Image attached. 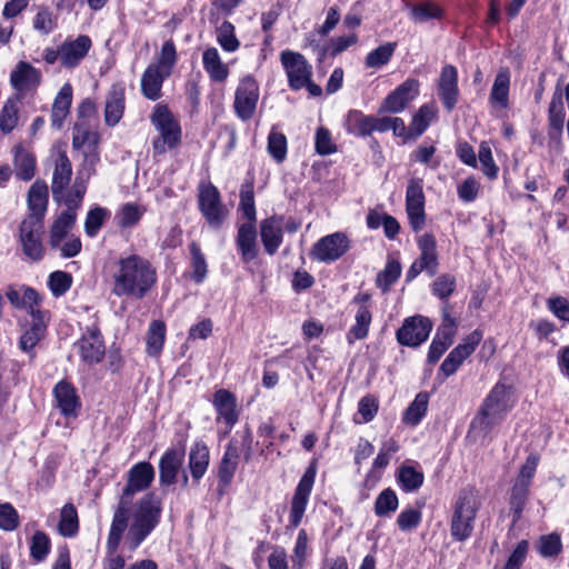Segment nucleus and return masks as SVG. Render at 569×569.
<instances>
[{
    "label": "nucleus",
    "instance_id": "nucleus-60",
    "mask_svg": "<svg viewBox=\"0 0 569 569\" xmlns=\"http://www.w3.org/2000/svg\"><path fill=\"white\" fill-rule=\"evenodd\" d=\"M110 211L101 206H94L89 209L84 220V232L89 238H96L109 219Z\"/></svg>",
    "mask_w": 569,
    "mask_h": 569
},
{
    "label": "nucleus",
    "instance_id": "nucleus-49",
    "mask_svg": "<svg viewBox=\"0 0 569 569\" xmlns=\"http://www.w3.org/2000/svg\"><path fill=\"white\" fill-rule=\"evenodd\" d=\"M535 549L541 558H557L563 551L561 535L557 531L541 535L535 542Z\"/></svg>",
    "mask_w": 569,
    "mask_h": 569
},
{
    "label": "nucleus",
    "instance_id": "nucleus-47",
    "mask_svg": "<svg viewBox=\"0 0 569 569\" xmlns=\"http://www.w3.org/2000/svg\"><path fill=\"white\" fill-rule=\"evenodd\" d=\"M437 114L438 109L435 103H423L420 106L410 121L411 137L415 140L421 137L437 118Z\"/></svg>",
    "mask_w": 569,
    "mask_h": 569
},
{
    "label": "nucleus",
    "instance_id": "nucleus-43",
    "mask_svg": "<svg viewBox=\"0 0 569 569\" xmlns=\"http://www.w3.org/2000/svg\"><path fill=\"white\" fill-rule=\"evenodd\" d=\"M77 221L73 210H63L52 222L49 231V244L52 249L60 247L61 241L68 236Z\"/></svg>",
    "mask_w": 569,
    "mask_h": 569
},
{
    "label": "nucleus",
    "instance_id": "nucleus-50",
    "mask_svg": "<svg viewBox=\"0 0 569 569\" xmlns=\"http://www.w3.org/2000/svg\"><path fill=\"white\" fill-rule=\"evenodd\" d=\"M48 327L30 323V326L22 332L19 339V348L29 356L30 361H33L37 357L34 348L42 339H44Z\"/></svg>",
    "mask_w": 569,
    "mask_h": 569
},
{
    "label": "nucleus",
    "instance_id": "nucleus-13",
    "mask_svg": "<svg viewBox=\"0 0 569 569\" xmlns=\"http://www.w3.org/2000/svg\"><path fill=\"white\" fill-rule=\"evenodd\" d=\"M43 233L44 222L37 218H23L19 226L18 241L22 253L31 261L38 262L44 258Z\"/></svg>",
    "mask_w": 569,
    "mask_h": 569
},
{
    "label": "nucleus",
    "instance_id": "nucleus-1",
    "mask_svg": "<svg viewBox=\"0 0 569 569\" xmlns=\"http://www.w3.org/2000/svg\"><path fill=\"white\" fill-rule=\"evenodd\" d=\"M158 284L156 266L146 257L130 253L114 262L111 293L118 298L142 300Z\"/></svg>",
    "mask_w": 569,
    "mask_h": 569
},
{
    "label": "nucleus",
    "instance_id": "nucleus-63",
    "mask_svg": "<svg viewBox=\"0 0 569 569\" xmlns=\"http://www.w3.org/2000/svg\"><path fill=\"white\" fill-rule=\"evenodd\" d=\"M217 42L226 52H234L240 48V41L236 36V27L229 20L222 21L217 28Z\"/></svg>",
    "mask_w": 569,
    "mask_h": 569
},
{
    "label": "nucleus",
    "instance_id": "nucleus-3",
    "mask_svg": "<svg viewBox=\"0 0 569 569\" xmlns=\"http://www.w3.org/2000/svg\"><path fill=\"white\" fill-rule=\"evenodd\" d=\"M482 502L476 485L462 487L451 505L449 521L450 536L456 542H465L471 538L476 519Z\"/></svg>",
    "mask_w": 569,
    "mask_h": 569
},
{
    "label": "nucleus",
    "instance_id": "nucleus-22",
    "mask_svg": "<svg viewBox=\"0 0 569 569\" xmlns=\"http://www.w3.org/2000/svg\"><path fill=\"white\" fill-rule=\"evenodd\" d=\"M211 403L217 413V422L226 425L224 433L228 435L240 418L237 396L228 389L220 388L214 391Z\"/></svg>",
    "mask_w": 569,
    "mask_h": 569
},
{
    "label": "nucleus",
    "instance_id": "nucleus-29",
    "mask_svg": "<svg viewBox=\"0 0 569 569\" xmlns=\"http://www.w3.org/2000/svg\"><path fill=\"white\" fill-rule=\"evenodd\" d=\"M41 81V71L27 61H19L10 73V84L18 92L36 90Z\"/></svg>",
    "mask_w": 569,
    "mask_h": 569
},
{
    "label": "nucleus",
    "instance_id": "nucleus-51",
    "mask_svg": "<svg viewBox=\"0 0 569 569\" xmlns=\"http://www.w3.org/2000/svg\"><path fill=\"white\" fill-rule=\"evenodd\" d=\"M189 252L191 267L190 279L196 284H201L204 282L208 274V263L206 256L202 252L200 244L196 241H192L189 244Z\"/></svg>",
    "mask_w": 569,
    "mask_h": 569
},
{
    "label": "nucleus",
    "instance_id": "nucleus-12",
    "mask_svg": "<svg viewBox=\"0 0 569 569\" xmlns=\"http://www.w3.org/2000/svg\"><path fill=\"white\" fill-rule=\"evenodd\" d=\"M81 360L87 366H96L106 357V341L97 322L87 326L80 338L73 343Z\"/></svg>",
    "mask_w": 569,
    "mask_h": 569
},
{
    "label": "nucleus",
    "instance_id": "nucleus-10",
    "mask_svg": "<svg viewBox=\"0 0 569 569\" xmlns=\"http://www.w3.org/2000/svg\"><path fill=\"white\" fill-rule=\"evenodd\" d=\"M317 460L313 459L301 476L290 501L288 528H297L306 513L317 476Z\"/></svg>",
    "mask_w": 569,
    "mask_h": 569
},
{
    "label": "nucleus",
    "instance_id": "nucleus-27",
    "mask_svg": "<svg viewBox=\"0 0 569 569\" xmlns=\"http://www.w3.org/2000/svg\"><path fill=\"white\" fill-rule=\"evenodd\" d=\"M126 110V86L122 81L111 84L104 106V122L108 127H116Z\"/></svg>",
    "mask_w": 569,
    "mask_h": 569
},
{
    "label": "nucleus",
    "instance_id": "nucleus-32",
    "mask_svg": "<svg viewBox=\"0 0 569 569\" xmlns=\"http://www.w3.org/2000/svg\"><path fill=\"white\" fill-rule=\"evenodd\" d=\"M130 505L131 500L120 499L111 521L106 550L118 551L123 533L128 528Z\"/></svg>",
    "mask_w": 569,
    "mask_h": 569
},
{
    "label": "nucleus",
    "instance_id": "nucleus-36",
    "mask_svg": "<svg viewBox=\"0 0 569 569\" xmlns=\"http://www.w3.org/2000/svg\"><path fill=\"white\" fill-rule=\"evenodd\" d=\"M16 177L21 181H30L36 176L37 159L36 156L24 148L20 142L11 149Z\"/></svg>",
    "mask_w": 569,
    "mask_h": 569
},
{
    "label": "nucleus",
    "instance_id": "nucleus-38",
    "mask_svg": "<svg viewBox=\"0 0 569 569\" xmlns=\"http://www.w3.org/2000/svg\"><path fill=\"white\" fill-rule=\"evenodd\" d=\"M21 97L13 94L8 97L0 109V134L9 136L20 123Z\"/></svg>",
    "mask_w": 569,
    "mask_h": 569
},
{
    "label": "nucleus",
    "instance_id": "nucleus-30",
    "mask_svg": "<svg viewBox=\"0 0 569 569\" xmlns=\"http://www.w3.org/2000/svg\"><path fill=\"white\" fill-rule=\"evenodd\" d=\"M72 100L73 89L72 86L67 82L60 88L52 102L50 123L53 130L60 131L63 129L64 122L70 114Z\"/></svg>",
    "mask_w": 569,
    "mask_h": 569
},
{
    "label": "nucleus",
    "instance_id": "nucleus-35",
    "mask_svg": "<svg viewBox=\"0 0 569 569\" xmlns=\"http://www.w3.org/2000/svg\"><path fill=\"white\" fill-rule=\"evenodd\" d=\"M49 200V191L46 181L36 180L28 191V209L29 213L24 218H37L43 221Z\"/></svg>",
    "mask_w": 569,
    "mask_h": 569
},
{
    "label": "nucleus",
    "instance_id": "nucleus-7",
    "mask_svg": "<svg viewBox=\"0 0 569 569\" xmlns=\"http://www.w3.org/2000/svg\"><path fill=\"white\" fill-rule=\"evenodd\" d=\"M540 462L538 452H530L513 479L509 489V512L512 518V525H516L521 518L530 498L531 487Z\"/></svg>",
    "mask_w": 569,
    "mask_h": 569
},
{
    "label": "nucleus",
    "instance_id": "nucleus-20",
    "mask_svg": "<svg viewBox=\"0 0 569 569\" xmlns=\"http://www.w3.org/2000/svg\"><path fill=\"white\" fill-rule=\"evenodd\" d=\"M54 407L67 420H76L81 412L82 401L74 385L67 380H59L52 389Z\"/></svg>",
    "mask_w": 569,
    "mask_h": 569
},
{
    "label": "nucleus",
    "instance_id": "nucleus-46",
    "mask_svg": "<svg viewBox=\"0 0 569 569\" xmlns=\"http://www.w3.org/2000/svg\"><path fill=\"white\" fill-rule=\"evenodd\" d=\"M425 481V475L419 466L402 463L397 470V482L403 492L417 491Z\"/></svg>",
    "mask_w": 569,
    "mask_h": 569
},
{
    "label": "nucleus",
    "instance_id": "nucleus-62",
    "mask_svg": "<svg viewBox=\"0 0 569 569\" xmlns=\"http://www.w3.org/2000/svg\"><path fill=\"white\" fill-rule=\"evenodd\" d=\"M143 213V208H140L134 202H127L120 208L116 216L117 224L120 229H130L140 222Z\"/></svg>",
    "mask_w": 569,
    "mask_h": 569
},
{
    "label": "nucleus",
    "instance_id": "nucleus-61",
    "mask_svg": "<svg viewBox=\"0 0 569 569\" xmlns=\"http://www.w3.org/2000/svg\"><path fill=\"white\" fill-rule=\"evenodd\" d=\"M456 277L448 272L438 274L430 284L431 295L439 300L449 299L456 291Z\"/></svg>",
    "mask_w": 569,
    "mask_h": 569
},
{
    "label": "nucleus",
    "instance_id": "nucleus-2",
    "mask_svg": "<svg viewBox=\"0 0 569 569\" xmlns=\"http://www.w3.org/2000/svg\"><path fill=\"white\" fill-rule=\"evenodd\" d=\"M238 212L246 222L238 227L236 247L242 262L249 263L259 254L257 244V209L254 202V174L248 171L240 187Z\"/></svg>",
    "mask_w": 569,
    "mask_h": 569
},
{
    "label": "nucleus",
    "instance_id": "nucleus-58",
    "mask_svg": "<svg viewBox=\"0 0 569 569\" xmlns=\"http://www.w3.org/2000/svg\"><path fill=\"white\" fill-rule=\"evenodd\" d=\"M398 43L386 42L371 50L365 58V66L369 69H378L389 63L395 54Z\"/></svg>",
    "mask_w": 569,
    "mask_h": 569
},
{
    "label": "nucleus",
    "instance_id": "nucleus-44",
    "mask_svg": "<svg viewBox=\"0 0 569 569\" xmlns=\"http://www.w3.org/2000/svg\"><path fill=\"white\" fill-rule=\"evenodd\" d=\"M167 338V326L163 320L156 319L149 323L146 335V353L149 357H159L163 350Z\"/></svg>",
    "mask_w": 569,
    "mask_h": 569
},
{
    "label": "nucleus",
    "instance_id": "nucleus-28",
    "mask_svg": "<svg viewBox=\"0 0 569 569\" xmlns=\"http://www.w3.org/2000/svg\"><path fill=\"white\" fill-rule=\"evenodd\" d=\"M61 64L67 69L77 68L92 48V40L87 34H79L76 39H67L61 43Z\"/></svg>",
    "mask_w": 569,
    "mask_h": 569
},
{
    "label": "nucleus",
    "instance_id": "nucleus-17",
    "mask_svg": "<svg viewBox=\"0 0 569 569\" xmlns=\"http://www.w3.org/2000/svg\"><path fill=\"white\" fill-rule=\"evenodd\" d=\"M432 327V321L422 315L407 317L396 331V340L402 347L417 348L428 340Z\"/></svg>",
    "mask_w": 569,
    "mask_h": 569
},
{
    "label": "nucleus",
    "instance_id": "nucleus-41",
    "mask_svg": "<svg viewBox=\"0 0 569 569\" xmlns=\"http://www.w3.org/2000/svg\"><path fill=\"white\" fill-rule=\"evenodd\" d=\"M409 16L413 22L425 23L430 20H443L446 9L433 0H426L413 4H408Z\"/></svg>",
    "mask_w": 569,
    "mask_h": 569
},
{
    "label": "nucleus",
    "instance_id": "nucleus-54",
    "mask_svg": "<svg viewBox=\"0 0 569 569\" xmlns=\"http://www.w3.org/2000/svg\"><path fill=\"white\" fill-rule=\"evenodd\" d=\"M32 28L41 36H48L58 28V16L48 6L41 4L32 18Z\"/></svg>",
    "mask_w": 569,
    "mask_h": 569
},
{
    "label": "nucleus",
    "instance_id": "nucleus-25",
    "mask_svg": "<svg viewBox=\"0 0 569 569\" xmlns=\"http://www.w3.org/2000/svg\"><path fill=\"white\" fill-rule=\"evenodd\" d=\"M154 479V468L148 461L134 463L128 471L127 483L122 489L121 498L131 500L136 492L147 490Z\"/></svg>",
    "mask_w": 569,
    "mask_h": 569
},
{
    "label": "nucleus",
    "instance_id": "nucleus-4",
    "mask_svg": "<svg viewBox=\"0 0 569 569\" xmlns=\"http://www.w3.org/2000/svg\"><path fill=\"white\" fill-rule=\"evenodd\" d=\"M512 393V385H507L500 380L496 382L482 400L475 418L471 420L470 428L478 430L483 436L489 435L493 427L500 423L513 408Z\"/></svg>",
    "mask_w": 569,
    "mask_h": 569
},
{
    "label": "nucleus",
    "instance_id": "nucleus-6",
    "mask_svg": "<svg viewBox=\"0 0 569 569\" xmlns=\"http://www.w3.org/2000/svg\"><path fill=\"white\" fill-rule=\"evenodd\" d=\"M161 511V501L153 492L144 495L137 502L126 538L130 551L136 550L159 525Z\"/></svg>",
    "mask_w": 569,
    "mask_h": 569
},
{
    "label": "nucleus",
    "instance_id": "nucleus-42",
    "mask_svg": "<svg viewBox=\"0 0 569 569\" xmlns=\"http://www.w3.org/2000/svg\"><path fill=\"white\" fill-rule=\"evenodd\" d=\"M510 71L508 68L501 69L495 78L489 103L492 108H509Z\"/></svg>",
    "mask_w": 569,
    "mask_h": 569
},
{
    "label": "nucleus",
    "instance_id": "nucleus-53",
    "mask_svg": "<svg viewBox=\"0 0 569 569\" xmlns=\"http://www.w3.org/2000/svg\"><path fill=\"white\" fill-rule=\"evenodd\" d=\"M355 325L348 330L346 338L349 345H352L356 340H363L369 335L370 325L372 321L371 310L362 308L357 310L355 315Z\"/></svg>",
    "mask_w": 569,
    "mask_h": 569
},
{
    "label": "nucleus",
    "instance_id": "nucleus-9",
    "mask_svg": "<svg viewBox=\"0 0 569 569\" xmlns=\"http://www.w3.org/2000/svg\"><path fill=\"white\" fill-rule=\"evenodd\" d=\"M566 110L562 91L557 86L547 110V147L550 153L560 154L563 151V126Z\"/></svg>",
    "mask_w": 569,
    "mask_h": 569
},
{
    "label": "nucleus",
    "instance_id": "nucleus-33",
    "mask_svg": "<svg viewBox=\"0 0 569 569\" xmlns=\"http://www.w3.org/2000/svg\"><path fill=\"white\" fill-rule=\"evenodd\" d=\"M170 76L166 71L149 64L141 76V94L150 101L159 100L162 97V86Z\"/></svg>",
    "mask_w": 569,
    "mask_h": 569
},
{
    "label": "nucleus",
    "instance_id": "nucleus-16",
    "mask_svg": "<svg viewBox=\"0 0 569 569\" xmlns=\"http://www.w3.org/2000/svg\"><path fill=\"white\" fill-rule=\"evenodd\" d=\"M419 93L420 81L416 78H407L383 98L378 107V114H396L405 111Z\"/></svg>",
    "mask_w": 569,
    "mask_h": 569
},
{
    "label": "nucleus",
    "instance_id": "nucleus-5",
    "mask_svg": "<svg viewBox=\"0 0 569 569\" xmlns=\"http://www.w3.org/2000/svg\"><path fill=\"white\" fill-rule=\"evenodd\" d=\"M150 122L158 132L152 141V154L161 157L167 151L177 150L182 143V127L167 103H157L150 114Z\"/></svg>",
    "mask_w": 569,
    "mask_h": 569
},
{
    "label": "nucleus",
    "instance_id": "nucleus-11",
    "mask_svg": "<svg viewBox=\"0 0 569 569\" xmlns=\"http://www.w3.org/2000/svg\"><path fill=\"white\" fill-rule=\"evenodd\" d=\"M198 208L207 223L214 229L221 228L228 216L220 191L211 182L199 186Z\"/></svg>",
    "mask_w": 569,
    "mask_h": 569
},
{
    "label": "nucleus",
    "instance_id": "nucleus-64",
    "mask_svg": "<svg viewBox=\"0 0 569 569\" xmlns=\"http://www.w3.org/2000/svg\"><path fill=\"white\" fill-rule=\"evenodd\" d=\"M51 550V540L49 536L42 531L37 530L30 540V557L34 562H42L47 559Z\"/></svg>",
    "mask_w": 569,
    "mask_h": 569
},
{
    "label": "nucleus",
    "instance_id": "nucleus-39",
    "mask_svg": "<svg viewBox=\"0 0 569 569\" xmlns=\"http://www.w3.org/2000/svg\"><path fill=\"white\" fill-rule=\"evenodd\" d=\"M342 127L348 134L356 138L371 137V114L350 109L343 117Z\"/></svg>",
    "mask_w": 569,
    "mask_h": 569
},
{
    "label": "nucleus",
    "instance_id": "nucleus-15",
    "mask_svg": "<svg viewBox=\"0 0 569 569\" xmlns=\"http://www.w3.org/2000/svg\"><path fill=\"white\" fill-rule=\"evenodd\" d=\"M351 248L349 237L341 231H337L321 237L317 240L309 252L312 260L332 263L341 259Z\"/></svg>",
    "mask_w": 569,
    "mask_h": 569
},
{
    "label": "nucleus",
    "instance_id": "nucleus-8",
    "mask_svg": "<svg viewBox=\"0 0 569 569\" xmlns=\"http://www.w3.org/2000/svg\"><path fill=\"white\" fill-rule=\"evenodd\" d=\"M416 242L419 256L406 272V282L408 283L422 272H426L428 277L437 276L440 266L437 240L433 233L425 232L416 238Z\"/></svg>",
    "mask_w": 569,
    "mask_h": 569
},
{
    "label": "nucleus",
    "instance_id": "nucleus-55",
    "mask_svg": "<svg viewBox=\"0 0 569 569\" xmlns=\"http://www.w3.org/2000/svg\"><path fill=\"white\" fill-rule=\"evenodd\" d=\"M429 395L426 391L419 392L403 413V422L412 427L419 425L427 413Z\"/></svg>",
    "mask_w": 569,
    "mask_h": 569
},
{
    "label": "nucleus",
    "instance_id": "nucleus-59",
    "mask_svg": "<svg viewBox=\"0 0 569 569\" xmlns=\"http://www.w3.org/2000/svg\"><path fill=\"white\" fill-rule=\"evenodd\" d=\"M178 59L179 57L176 43L173 39L170 38L162 43L160 52L157 54L156 61L150 64L171 74L178 62Z\"/></svg>",
    "mask_w": 569,
    "mask_h": 569
},
{
    "label": "nucleus",
    "instance_id": "nucleus-23",
    "mask_svg": "<svg viewBox=\"0 0 569 569\" xmlns=\"http://www.w3.org/2000/svg\"><path fill=\"white\" fill-rule=\"evenodd\" d=\"M458 79V69L453 64H446L441 68L437 93L447 112H451L459 101Z\"/></svg>",
    "mask_w": 569,
    "mask_h": 569
},
{
    "label": "nucleus",
    "instance_id": "nucleus-21",
    "mask_svg": "<svg viewBox=\"0 0 569 569\" xmlns=\"http://www.w3.org/2000/svg\"><path fill=\"white\" fill-rule=\"evenodd\" d=\"M280 62L286 72L288 86L292 91H299L300 86L313 74L312 66L300 52L283 50L280 53Z\"/></svg>",
    "mask_w": 569,
    "mask_h": 569
},
{
    "label": "nucleus",
    "instance_id": "nucleus-52",
    "mask_svg": "<svg viewBox=\"0 0 569 569\" xmlns=\"http://www.w3.org/2000/svg\"><path fill=\"white\" fill-rule=\"evenodd\" d=\"M58 532L64 538H72L79 532V517L72 502L66 503L60 510Z\"/></svg>",
    "mask_w": 569,
    "mask_h": 569
},
{
    "label": "nucleus",
    "instance_id": "nucleus-31",
    "mask_svg": "<svg viewBox=\"0 0 569 569\" xmlns=\"http://www.w3.org/2000/svg\"><path fill=\"white\" fill-rule=\"evenodd\" d=\"M210 465V449L203 440H196L189 451L188 468L192 483L198 486Z\"/></svg>",
    "mask_w": 569,
    "mask_h": 569
},
{
    "label": "nucleus",
    "instance_id": "nucleus-18",
    "mask_svg": "<svg viewBox=\"0 0 569 569\" xmlns=\"http://www.w3.org/2000/svg\"><path fill=\"white\" fill-rule=\"evenodd\" d=\"M425 204L423 180L421 178L410 179L406 189V212L409 224L416 233L420 232L426 226Z\"/></svg>",
    "mask_w": 569,
    "mask_h": 569
},
{
    "label": "nucleus",
    "instance_id": "nucleus-57",
    "mask_svg": "<svg viewBox=\"0 0 569 569\" xmlns=\"http://www.w3.org/2000/svg\"><path fill=\"white\" fill-rule=\"evenodd\" d=\"M401 271L402 268L399 260H388L383 270L378 272L376 277V286L381 289L383 293L389 292L391 287L399 280Z\"/></svg>",
    "mask_w": 569,
    "mask_h": 569
},
{
    "label": "nucleus",
    "instance_id": "nucleus-34",
    "mask_svg": "<svg viewBox=\"0 0 569 569\" xmlns=\"http://www.w3.org/2000/svg\"><path fill=\"white\" fill-rule=\"evenodd\" d=\"M186 456L176 450H166L159 460V485L169 487L177 482Z\"/></svg>",
    "mask_w": 569,
    "mask_h": 569
},
{
    "label": "nucleus",
    "instance_id": "nucleus-37",
    "mask_svg": "<svg viewBox=\"0 0 569 569\" xmlns=\"http://www.w3.org/2000/svg\"><path fill=\"white\" fill-rule=\"evenodd\" d=\"M72 177V164L67 154L66 150H60L58 152L54 170L52 176L51 189L54 199H59V197L67 190L70 184Z\"/></svg>",
    "mask_w": 569,
    "mask_h": 569
},
{
    "label": "nucleus",
    "instance_id": "nucleus-56",
    "mask_svg": "<svg viewBox=\"0 0 569 569\" xmlns=\"http://www.w3.org/2000/svg\"><path fill=\"white\" fill-rule=\"evenodd\" d=\"M267 151L277 163H282L287 158V137L284 133L278 131L276 126L271 128L268 134Z\"/></svg>",
    "mask_w": 569,
    "mask_h": 569
},
{
    "label": "nucleus",
    "instance_id": "nucleus-19",
    "mask_svg": "<svg viewBox=\"0 0 569 569\" xmlns=\"http://www.w3.org/2000/svg\"><path fill=\"white\" fill-rule=\"evenodd\" d=\"M483 332L480 329H476L467 335L462 342L456 346L442 361L439 368L438 375H442L443 378H448L455 375L460 366L468 359L477 349L481 342Z\"/></svg>",
    "mask_w": 569,
    "mask_h": 569
},
{
    "label": "nucleus",
    "instance_id": "nucleus-14",
    "mask_svg": "<svg viewBox=\"0 0 569 569\" xmlns=\"http://www.w3.org/2000/svg\"><path fill=\"white\" fill-rule=\"evenodd\" d=\"M259 96V83L252 74H247L239 80L232 106L238 119L243 122L252 119L257 110Z\"/></svg>",
    "mask_w": 569,
    "mask_h": 569
},
{
    "label": "nucleus",
    "instance_id": "nucleus-24",
    "mask_svg": "<svg viewBox=\"0 0 569 569\" xmlns=\"http://www.w3.org/2000/svg\"><path fill=\"white\" fill-rule=\"evenodd\" d=\"M239 460L236 449L231 447L224 448V452L216 470V497L218 500H221L229 492L239 466Z\"/></svg>",
    "mask_w": 569,
    "mask_h": 569
},
{
    "label": "nucleus",
    "instance_id": "nucleus-40",
    "mask_svg": "<svg viewBox=\"0 0 569 569\" xmlns=\"http://www.w3.org/2000/svg\"><path fill=\"white\" fill-rule=\"evenodd\" d=\"M202 66L211 82L222 83L229 77L230 70L228 66L222 62L214 47H209L203 51Z\"/></svg>",
    "mask_w": 569,
    "mask_h": 569
},
{
    "label": "nucleus",
    "instance_id": "nucleus-45",
    "mask_svg": "<svg viewBox=\"0 0 569 569\" xmlns=\"http://www.w3.org/2000/svg\"><path fill=\"white\" fill-rule=\"evenodd\" d=\"M43 297L36 290L27 291V302L21 310H26L31 317V323H37L42 327H48L51 313L49 310L42 308Z\"/></svg>",
    "mask_w": 569,
    "mask_h": 569
},
{
    "label": "nucleus",
    "instance_id": "nucleus-48",
    "mask_svg": "<svg viewBox=\"0 0 569 569\" xmlns=\"http://www.w3.org/2000/svg\"><path fill=\"white\" fill-rule=\"evenodd\" d=\"M226 447L237 450V457L242 458L244 463H249L253 458V433L248 423L241 431H238Z\"/></svg>",
    "mask_w": 569,
    "mask_h": 569
},
{
    "label": "nucleus",
    "instance_id": "nucleus-26",
    "mask_svg": "<svg viewBox=\"0 0 569 569\" xmlns=\"http://www.w3.org/2000/svg\"><path fill=\"white\" fill-rule=\"evenodd\" d=\"M282 221V216L272 214L259 223L261 243L264 252L269 256L276 254L283 242Z\"/></svg>",
    "mask_w": 569,
    "mask_h": 569
}]
</instances>
